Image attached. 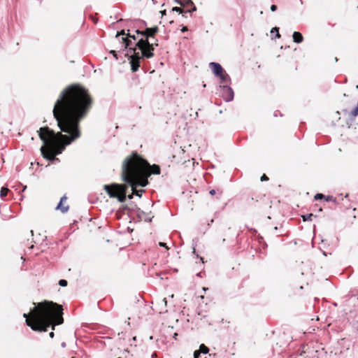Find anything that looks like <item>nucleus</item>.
<instances>
[{"label": "nucleus", "mask_w": 358, "mask_h": 358, "mask_svg": "<svg viewBox=\"0 0 358 358\" xmlns=\"http://www.w3.org/2000/svg\"><path fill=\"white\" fill-rule=\"evenodd\" d=\"M208 350L209 349L203 344H201L200 345V349H199V352H200V354L201 353H203V354H206L208 352Z\"/></svg>", "instance_id": "nucleus-14"}, {"label": "nucleus", "mask_w": 358, "mask_h": 358, "mask_svg": "<svg viewBox=\"0 0 358 358\" xmlns=\"http://www.w3.org/2000/svg\"><path fill=\"white\" fill-rule=\"evenodd\" d=\"M110 53L112 54L116 59H117V53L115 50H110Z\"/></svg>", "instance_id": "nucleus-29"}, {"label": "nucleus", "mask_w": 358, "mask_h": 358, "mask_svg": "<svg viewBox=\"0 0 358 358\" xmlns=\"http://www.w3.org/2000/svg\"><path fill=\"white\" fill-rule=\"evenodd\" d=\"M209 66H210V69L212 70L213 74L216 77L221 76V74H223V72L225 71L219 63L210 62L209 64Z\"/></svg>", "instance_id": "nucleus-8"}, {"label": "nucleus", "mask_w": 358, "mask_h": 358, "mask_svg": "<svg viewBox=\"0 0 358 358\" xmlns=\"http://www.w3.org/2000/svg\"><path fill=\"white\" fill-rule=\"evenodd\" d=\"M172 10L175 11V12H177V13H184L182 9L180 7H177V6L173 7L172 8Z\"/></svg>", "instance_id": "nucleus-18"}, {"label": "nucleus", "mask_w": 358, "mask_h": 358, "mask_svg": "<svg viewBox=\"0 0 358 358\" xmlns=\"http://www.w3.org/2000/svg\"><path fill=\"white\" fill-rule=\"evenodd\" d=\"M54 336H55L54 332H52H52H50V338H52L54 337Z\"/></svg>", "instance_id": "nucleus-34"}, {"label": "nucleus", "mask_w": 358, "mask_h": 358, "mask_svg": "<svg viewBox=\"0 0 358 358\" xmlns=\"http://www.w3.org/2000/svg\"><path fill=\"white\" fill-rule=\"evenodd\" d=\"M200 356V352L199 350H196L194 352V358H199Z\"/></svg>", "instance_id": "nucleus-24"}, {"label": "nucleus", "mask_w": 358, "mask_h": 358, "mask_svg": "<svg viewBox=\"0 0 358 358\" xmlns=\"http://www.w3.org/2000/svg\"><path fill=\"white\" fill-rule=\"evenodd\" d=\"M193 3H194L192 2V0H187L185 3H183V5H184L183 6H188L189 5L192 6V5H193Z\"/></svg>", "instance_id": "nucleus-22"}, {"label": "nucleus", "mask_w": 358, "mask_h": 358, "mask_svg": "<svg viewBox=\"0 0 358 358\" xmlns=\"http://www.w3.org/2000/svg\"><path fill=\"white\" fill-rule=\"evenodd\" d=\"M148 163L136 152L125 158L122 163V178L123 181L131 186L133 194L141 196L143 189L137 190L138 186L145 187L148 185V179H142L141 176L148 175Z\"/></svg>", "instance_id": "nucleus-3"}, {"label": "nucleus", "mask_w": 358, "mask_h": 358, "mask_svg": "<svg viewBox=\"0 0 358 358\" xmlns=\"http://www.w3.org/2000/svg\"><path fill=\"white\" fill-rule=\"evenodd\" d=\"M268 180V178L265 174H263V176L261 177V181H267Z\"/></svg>", "instance_id": "nucleus-26"}, {"label": "nucleus", "mask_w": 358, "mask_h": 358, "mask_svg": "<svg viewBox=\"0 0 358 358\" xmlns=\"http://www.w3.org/2000/svg\"><path fill=\"white\" fill-rule=\"evenodd\" d=\"M121 35H122V36L125 35V31H124V30H122V31H117V34H116V37L117 38V37H119V36H121Z\"/></svg>", "instance_id": "nucleus-23"}, {"label": "nucleus", "mask_w": 358, "mask_h": 358, "mask_svg": "<svg viewBox=\"0 0 358 358\" xmlns=\"http://www.w3.org/2000/svg\"><path fill=\"white\" fill-rule=\"evenodd\" d=\"M145 220L147 221V219H145ZM148 221L150 222L151 219H148Z\"/></svg>", "instance_id": "nucleus-38"}, {"label": "nucleus", "mask_w": 358, "mask_h": 358, "mask_svg": "<svg viewBox=\"0 0 358 358\" xmlns=\"http://www.w3.org/2000/svg\"><path fill=\"white\" fill-rule=\"evenodd\" d=\"M271 10L273 12L277 10V6L274 4L271 5Z\"/></svg>", "instance_id": "nucleus-27"}, {"label": "nucleus", "mask_w": 358, "mask_h": 358, "mask_svg": "<svg viewBox=\"0 0 358 358\" xmlns=\"http://www.w3.org/2000/svg\"><path fill=\"white\" fill-rule=\"evenodd\" d=\"M148 163V175H143L142 176H141V178L142 179H147V177L149 176L151 174H156V175H158L160 173V167L158 166V165H155L154 164L153 166H150L149 164V163L147 162Z\"/></svg>", "instance_id": "nucleus-9"}, {"label": "nucleus", "mask_w": 358, "mask_h": 358, "mask_svg": "<svg viewBox=\"0 0 358 358\" xmlns=\"http://www.w3.org/2000/svg\"><path fill=\"white\" fill-rule=\"evenodd\" d=\"M127 38H128L129 39L132 38L134 41L136 40V37L134 35H131L130 34H127Z\"/></svg>", "instance_id": "nucleus-25"}, {"label": "nucleus", "mask_w": 358, "mask_h": 358, "mask_svg": "<svg viewBox=\"0 0 358 358\" xmlns=\"http://www.w3.org/2000/svg\"><path fill=\"white\" fill-rule=\"evenodd\" d=\"M163 301L166 304V299L165 298L163 299Z\"/></svg>", "instance_id": "nucleus-37"}, {"label": "nucleus", "mask_w": 358, "mask_h": 358, "mask_svg": "<svg viewBox=\"0 0 358 358\" xmlns=\"http://www.w3.org/2000/svg\"><path fill=\"white\" fill-rule=\"evenodd\" d=\"M273 31H275V33H276V34H275V36H276V37H277V38H280V34H279V32H278V27H273V28H272V29H271V34H273Z\"/></svg>", "instance_id": "nucleus-16"}, {"label": "nucleus", "mask_w": 358, "mask_h": 358, "mask_svg": "<svg viewBox=\"0 0 358 358\" xmlns=\"http://www.w3.org/2000/svg\"><path fill=\"white\" fill-rule=\"evenodd\" d=\"M315 215L312 213H309V214H306L305 215H303L302 217H303V221H309V220H312V217H314Z\"/></svg>", "instance_id": "nucleus-15"}, {"label": "nucleus", "mask_w": 358, "mask_h": 358, "mask_svg": "<svg viewBox=\"0 0 358 358\" xmlns=\"http://www.w3.org/2000/svg\"><path fill=\"white\" fill-rule=\"evenodd\" d=\"M188 30L187 27H183L182 29H181V31L182 32H185V31H187Z\"/></svg>", "instance_id": "nucleus-31"}, {"label": "nucleus", "mask_w": 358, "mask_h": 358, "mask_svg": "<svg viewBox=\"0 0 358 358\" xmlns=\"http://www.w3.org/2000/svg\"><path fill=\"white\" fill-rule=\"evenodd\" d=\"M273 31H275V33H276V34H275V36H276V37H277V38H280V34H279V32H278V27H273V28H272V29H271V34H273Z\"/></svg>", "instance_id": "nucleus-17"}, {"label": "nucleus", "mask_w": 358, "mask_h": 358, "mask_svg": "<svg viewBox=\"0 0 358 358\" xmlns=\"http://www.w3.org/2000/svg\"><path fill=\"white\" fill-rule=\"evenodd\" d=\"M134 194H133V193H132L131 194L128 195V198H129V199H131L133 198V195H134Z\"/></svg>", "instance_id": "nucleus-35"}, {"label": "nucleus", "mask_w": 358, "mask_h": 358, "mask_svg": "<svg viewBox=\"0 0 358 358\" xmlns=\"http://www.w3.org/2000/svg\"><path fill=\"white\" fill-rule=\"evenodd\" d=\"M324 197V195L322 194H320V193H318V194H316L315 196V200H318V199H322Z\"/></svg>", "instance_id": "nucleus-20"}, {"label": "nucleus", "mask_w": 358, "mask_h": 358, "mask_svg": "<svg viewBox=\"0 0 358 358\" xmlns=\"http://www.w3.org/2000/svg\"><path fill=\"white\" fill-rule=\"evenodd\" d=\"M159 245L161 247H165L166 249H169V248L166 246V244L165 243L160 242V243H159Z\"/></svg>", "instance_id": "nucleus-28"}, {"label": "nucleus", "mask_w": 358, "mask_h": 358, "mask_svg": "<svg viewBox=\"0 0 358 358\" xmlns=\"http://www.w3.org/2000/svg\"><path fill=\"white\" fill-rule=\"evenodd\" d=\"M122 41L124 48L127 49V52L125 54V56L127 57L129 60L131 71L136 72L140 67L141 59L145 57V56H143L138 47L136 46V43H134L131 39L122 37Z\"/></svg>", "instance_id": "nucleus-5"}, {"label": "nucleus", "mask_w": 358, "mask_h": 358, "mask_svg": "<svg viewBox=\"0 0 358 358\" xmlns=\"http://www.w3.org/2000/svg\"><path fill=\"white\" fill-rule=\"evenodd\" d=\"M152 44H153V46H154V45H155V46H157V45H158V44H157V43L156 41H154V43H152Z\"/></svg>", "instance_id": "nucleus-36"}, {"label": "nucleus", "mask_w": 358, "mask_h": 358, "mask_svg": "<svg viewBox=\"0 0 358 358\" xmlns=\"http://www.w3.org/2000/svg\"><path fill=\"white\" fill-rule=\"evenodd\" d=\"M158 31L159 28L157 27L146 28L145 31H136L138 34H141V36H145V38H141L137 43H136V46L138 47L143 56H145L146 58H151L154 56L153 44H150L148 38H154L155 35L158 32Z\"/></svg>", "instance_id": "nucleus-4"}, {"label": "nucleus", "mask_w": 358, "mask_h": 358, "mask_svg": "<svg viewBox=\"0 0 358 358\" xmlns=\"http://www.w3.org/2000/svg\"><path fill=\"white\" fill-rule=\"evenodd\" d=\"M274 115H275V116H277V115H278V113H274Z\"/></svg>", "instance_id": "nucleus-39"}, {"label": "nucleus", "mask_w": 358, "mask_h": 358, "mask_svg": "<svg viewBox=\"0 0 358 358\" xmlns=\"http://www.w3.org/2000/svg\"><path fill=\"white\" fill-rule=\"evenodd\" d=\"M8 189L5 187H1V191H0V196L1 199H3L8 194Z\"/></svg>", "instance_id": "nucleus-13"}, {"label": "nucleus", "mask_w": 358, "mask_h": 358, "mask_svg": "<svg viewBox=\"0 0 358 358\" xmlns=\"http://www.w3.org/2000/svg\"><path fill=\"white\" fill-rule=\"evenodd\" d=\"M217 78H220V83L224 85H229V84L231 83V78L226 71H224L223 74H221V76H219Z\"/></svg>", "instance_id": "nucleus-11"}, {"label": "nucleus", "mask_w": 358, "mask_h": 358, "mask_svg": "<svg viewBox=\"0 0 358 358\" xmlns=\"http://www.w3.org/2000/svg\"><path fill=\"white\" fill-rule=\"evenodd\" d=\"M196 7L193 4V5H192V8L189 9V10H186L185 12V13H192V12L196 11Z\"/></svg>", "instance_id": "nucleus-21"}, {"label": "nucleus", "mask_w": 358, "mask_h": 358, "mask_svg": "<svg viewBox=\"0 0 358 358\" xmlns=\"http://www.w3.org/2000/svg\"><path fill=\"white\" fill-rule=\"evenodd\" d=\"M62 346H63V347H64V346H65V343H62Z\"/></svg>", "instance_id": "nucleus-40"}, {"label": "nucleus", "mask_w": 358, "mask_h": 358, "mask_svg": "<svg viewBox=\"0 0 358 358\" xmlns=\"http://www.w3.org/2000/svg\"><path fill=\"white\" fill-rule=\"evenodd\" d=\"M66 200V197L65 196H62L60 199L59 203L56 207L57 210H61L62 213H66L69 210V206H64L63 202Z\"/></svg>", "instance_id": "nucleus-10"}, {"label": "nucleus", "mask_w": 358, "mask_h": 358, "mask_svg": "<svg viewBox=\"0 0 358 358\" xmlns=\"http://www.w3.org/2000/svg\"><path fill=\"white\" fill-rule=\"evenodd\" d=\"M221 96L225 101H231L234 99L233 90L227 85H220Z\"/></svg>", "instance_id": "nucleus-7"}, {"label": "nucleus", "mask_w": 358, "mask_h": 358, "mask_svg": "<svg viewBox=\"0 0 358 358\" xmlns=\"http://www.w3.org/2000/svg\"><path fill=\"white\" fill-rule=\"evenodd\" d=\"M209 193H210V195L213 196V195H215L216 194V190L215 189H211V190H210Z\"/></svg>", "instance_id": "nucleus-30"}, {"label": "nucleus", "mask_w": 358, "mask_h": 358, "mask_svg": "<svg viewBox=\"0 0 358 358\" xmlns=\"http://www.w3.org/2000/svg\"><path fill=\"white\" fill-rule=\"evenodd\" d=\"M175 1H176L177 3L180 4V6H184V5H183V3H182L181 1H180V0H175Z\"/></svg>", "instance_id": "nucleus-32"}, {"label": "nucleus", "mask_w": 358, "mask_h": 358, "mask_svg": "<svg viewBox=\"0 0 358 358\" xmlns=\"http://www.w3.org/2000/svg\"><path fill=\"white\" fill-rule=\"evenodd\" d=\"M92 104L88 90L80 84L70 85L60 92L52 113L61 131L55 132L46 127L38 131L43 142L41 152L44 158L52 162H59L56 155L80 137V122L87 117Z\"/></svg>", "instance_id": "nucleus-1"}, {"label": "nucleus", "mask_w": 358, "mask_h": 358, "mask_svg": "<svg viewBox=\"0 0 358 358\" xmlns=\"http://www.w3.org/2000/svg\"><path fill=\"white\" fill-rule=\"evenodd\" d=\"M141 213H143V211L138 208V209L137 210V214H138V215H139V216H140V215H141Z\"/></svg>", "instance_id": "nucleus-33"}, {"label": "nucleus", "mask_w": 358, "mask_h": 358, "mask_svg": "<svg viewBox=\"0 0 358 358\" xmlns=\"http://www.w3.org/2000/svg\"><path fill=\"white\" fill-rule=\"evenodd\" d=\"M294 42L300 43L303 41V37L300 32L294 31L292 35Z\"/></svg>", "instance_id": "nucleus-12"}, {"label": "nucleus", "mask_w": 358, "mask_h": 358, "mask_svg": "<svg viewBox=\"0 0 358 358\" xmlns=\"http://www.w3.org/2000/svg\"><path fill=\"white\" fill-rule=\"evenodd\" d=\"M118 358H121V357H118Z\"/></svg>", "instance_id": "nucleus-42"}, {"label": "nucleus", "mask_w": 358, "mask_h": 358, "mask_svg": "<svg viewBox=\"0 0 358 358\" xmlns=\"http://www.w3.org/2000/svg\"><path fill=\"white\" fill-rule=\"evenodd\" d=\"M104 189L110 198H117L120 202L126 201L127 185L119 184L105 185Z\"/></svg>", "instance_id": "nucleus-6"}, {"label": "nucleus", "mask_w": 358, "mask_h": 358, "mask_svg": "<svg viewBox=\"0 0 358 358\" xmlns=\"http://www.w3.org/2000/svg\"><path fill=\"white\" fill-rule=\"evenodd\" d=\"M357 87L358 88V85L357 86Z\"/></svg>", "instance_id": "nucleus-41"}, {"label": "nucleus", "mask_w": 358, "mask_h": 358, "mask_svg": "<svg viewBox=\"0 0 358 358\" xmlns=\"http://www.w3.org/2000/svg\"><path fill=\"white\" fill-rule=\"evenodd\" d=\"M59 285L62 287H66L67 285V281L66 280L62 279L59 281Z\"/></svg>", "instance_id": "nucleus-19"}, {"label": "nucleus", "mask_w": 358, "mask_h": 358, "mask_svg": "<svg viewBox=\"0 0 358 358\" xmlns=\"http://www.w3.org/2000/svg\"><path fill=\"white\" fill-rule=\"evenodd\" d=\"M63 309L60 305L52 301L38 303L29 313H24L26 324L36 331H47L50 326L63 323Z\"/></svg>", "instance_id": "nucleus-2"}]
</instances>
